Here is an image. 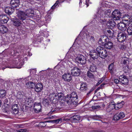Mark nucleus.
Wrapping results in <instances>:
<instances>
[{
    "label": "nucleus",
    "mask_w": 132,
    "mask_h": 132,
    "mask_svg": "<svg viewBox=\"0 0 132 132\" xmlns=\"http://www.w3.org/2000/svg\"><path fill=\"white\" fill-rule=\"evenodd\" d=\"M107 31L108 32L107 35L108 36L110 37H112L113 36L114 33L113 31H111L110 30H107Z\"/></svg>",
    "instance_id": "nucleus-36"
},
{
    "label": "nucleus",
    "mask_w": 132,
    "mask_h": 132,
    "mask_svg": "<svg viewBox=\"0 0 132 132\" xmlns=\"http://www.w3.org/2000/svg\"><path fill=\"white\" fill-rule=\"evenodd\" d=\"M92 117L93 119L96 120H98L99 119L101 118L100 116H93Z\"/></svg>",
    "instance_id": "nucleus-46"
},
{
    "label": "nucleus",
    "mask_w": 132,
    "mask_h": 132,
    "mask_svg": "<svg viewBox=\"0 0 132 132\" xmlns=\"http://www.w3.org/2000/svg\"><path fill=\"white\" fill-rule=\"evenodd\" d=\"M89 88L88 87L87 84L86 82H81L80 85V90L83 92H86L89 90Z\"/></svg>",
    "instance_id": "nucleus-13"
},
{
    "label": "nucleus",
    "mask_w": 132,
    "mask_h": 132,
    "mask_svg": "<svg viewBox=\"0 0 132 132\" xmlns=\"http://www.w3.org/2000/svg\"><path fill=\"white\" fill-rule=\"evenodd\" d=\"M102 89V88H101V87L100 86L99 87H98L97 89H96L95 90V93H96V92H97L98 90H99L100 89Z\"/></svg>",
    "instance_id": "nucleus-56"
},
{
    "label": "nucleus",
    "mask_w": 132,
    "mask_h": 132,
    "mask_svg": "<svg viewBox=\"0 0 132 132\" xmlns=\"http://www.w3.org/2000/svg\"><path fill=\"white\" fill-rule=\"evenodd\" d=\"M115 109L116 107L114 102L111 103L106 108V111L108 112H110L112 110Z\"/></svg>",
    "instance_id": "nucleus-26"
},
{
    "label": "nucleus",
    "mask_w": 132,
    "mask_h": 132,
    "mask_svg": "<svg viewBox=\"0 0 132 132\" xmlns=\"http://www.w3.org/2000/svg\"><path fill=\"white\" fill-rule=\"evenodd\" d=\"M107 24L108 26H110V28H112L115 26L116 23L113 20H111L108 21Z\"/></svg>",
    "instance_id": "nucleus-29"
},
{
    "label": "nucleus",
    "mask_w": 132,
    "mask_h": 132,
    "mask_svg": "<svg viewBox=\"0 0 132 132\" xmlns=\"http://www.w3.org/2000/svg\"><path fill=\"white\" fill-rule=\"evenodd\" d=\"M90 57L94 60L97 59L98 57V54L95 50H93L89 54Z\"/></svg>",
    "instance_id": "nucleus-24"
},
{
    "label": "nucleus",
    "mask_w": 132,
    "mask_h": 132,
    "mask_svg": "<svg viewBox=\"0 0 132 132\" xmlns=\"http://www.w3.org/2000/svg\"><path fill=\"white\" fill-rule=\"evenodd\" d=\"M131 17L128 14H125L122 17V21L125 22H129Z\"/></svg>",
    "instance_id": "nucleus-31"
},
{
    "label": "nucleus",
    "mask_w": 132,
    "mask_h": 132,
    "mask_svg": "<svg viewBox=\"0 0 132 132\" xmlns=\"http://www.w3.org/2000/svg\"><path fill=\"white\" fill-rule=\"evenodd\" d=\"M127 32L128 35H132V26H129L127 28Z\"/></svg>",
    "instance_id": "nucleus-37"
},
{
    "label": "nucleus",
    "mask_w": 132,
    "mask_h": 132,
    "mask_svg": "<svg viewBox=\"0 0 132 132\" xmlns=\"http://www.w3.org/2000/svg\"><path fill=\"white\" fill-rule=\"evenodd\" d=\"M127 25V22L126 24L123 22H120L118 24L117 27L119 30L122 31H124L126 30Z\"/></svg>",
    "instance_id": "nucleus-12"
},
{
    "label": "nucleus",
    "mask_w": 132,
    "mask_h": 132,
    "mask_svg": "<svg viewBox=\"0 0 132 132\" xmlns=\"http://www.w3.org/2000/svg\"><path fill=\"white\" fill-rule=\"evenodd\" d=\"M34 110L36 113H38L41 111L42 107L41 103H35L34 106Z\"/></svg>",
    "instance_id": "nucleus-14"
},
{
    "label": "nucleus",
    "mask_w": 132,
    "mask_h": 132,
    "mask_svg": "<svg viewBox=\"0 0 132 132\" xmlns=\"http://www.w3.org/2000/svg\"><path fill=\"white\" fill-rule=\"evenodd\" d=\"M104 46L105 48L108 49H110L113 47V44L111 41V40L109 39Z\"/></svg>",
    "instance_id": "nucleus-23"
},
{
    "label": "nucleus",
    "mask_w": 132,
    "mask_h": 132,
    "mask_svg": "<svg viewBox=\"0 0 132 132\" xmlns=\"http://www.w3.org/2000/svg\"><path fill=\"white\" fill-rule=\"evenodd\" d=\"M8 31L7 28L3 25H0V32L2 34H4Z\"/></svg>",
    "instance_id": "nucleus-30"
},
{
    "label": "nucleus",
    "mask_w": 132,
    "mask_h": 132,
    "mask_svg": "<svg viewBox=\"0 0 132 132\" xmlns=\"http://www.w3.org/2000/svg\"><path fill=\"white\" fill-rule=\"evenodd\" d=\"M19 59H14L13 60V61L12 63V65H11V66H9V68H21V66L22 65L23 62L20 63L19 65H18Z\"/></svg>",
    "instance_id": "nucleus-5"
},
{
    "label": "nucleus",
    "mask_w": 132,
    "mask_h": 132,
    "mask_svg": "<svg viewBox=\"0 0 132 132\" xmlns=\"http://www.w3.org/2000/svg\"><path fill=\"white\" fill-rule=\"evenodd\" d=\"M59 0H57V1H56V3L54 5L56 7L57 5V4H59Z\"/></svg>",
    "instance_id": "nucleus-57"
},
{
    "label": "nucleus",
    "mask_w": 132,
    "mask_h": 132,
    "mask_svg": "<svg viewBox=\"0 0 132 132\" xmlns=\"http://www.w3.org/2000/svg\"><path fill=\"white\" fill-rule=\"evenodd\" d=\"M23 46L21 45H19L17 48L14 47L13 48V49L11 50L12 51H11V53L12 55H15L16 54L18 53L20 51V50L22 48Z\"/></svg>",
    "instance_id": "nucleus-18"
},
{
    "label": "nucleus",
    "mask_w": 132,
    "mask_h": 132,
    "mask_svg": "<svg viewBox=\"0 0 132 132\" xmlns=\"http://www.w3.org/2000/svg\"><path fill=\"white\" fill-rule=\"evenodd\" d=\"M103 11H102V10H101L100 8H99L98 9L97 12V15L98 16V15L101 14L103 12Z\"/></svg>",
    "instance_id": "nucleus-44"
},
{
    "label": "nucleus",
    "mask_w": 132,
    "mask_h": 132,
    "mask_svg": "<svg viewBox=\"0 0 132 132\" xmlns=\"http://www.w3.org/2000/svg\"><path fill=\"white\" fill-rule=\"evenodd\" d=\"M96 51L101 58L104 59L108 55V53L104 47L100 46L97 47L96 49Z\"/></svg>",
    "instance_id": "nucleus-3"
},
{
    "label": "nucleus",
    "mask_w": 132,
    "mask_h": 132,
    "mask_svg": "<svg viewBox=\"0 0 132 132\" xmlns=\"http://www.w3.org/2000/svg\"><path fill=\"white\" fill-rule=\"evenodd\" d=\"M6 92L3 89L0 90V97L2 98L6 95Z\"/></svg>",
    "instance_id": "nucleus-34"
},
{
    "label": "nucleus",
    "mask_w": 132,
    "mask_h": 132,
    "mask_svg": "<svg viewBox=\"0 0 132 132\" xmlns=\"http://www.w3.org/2000/svg\"><path fill=\"white\" fill-rule=\"evenodd\" d=\"M46 124H45V122H40L38 125V126L41 127H44L46 126Z\"/></svg>",
    "instance_id": "nucleus-43"
},
{
    "label": "nucleus",
    "mask_w": 132,
    "mask_h": 132,
    "mask_svg": "<svg viewBox=\"0 0 132 132\" xmlns=\"http://www.w3.org/2000/svg\"><path fill=\"white\" fill-rule=\"evenodd\" d=\"M61 118H59L57 119L56 120H53V123H59V122L61 121Z\"/></svg>",
    "instance_id": "nucleus-47"
},
{
    "label": "nucleus",
    "mask_w": 132,
    "mask_h": 132,
    "mask_svg": "<svg viewBox=\"0 0 132 132\" xmlns=\"http://www.w3.org/2000/svg\"><path fill=\"white\" fill-rule=\"evenodd\" d=\"M127 24L129 25V24L130 23L132 26V16L131 17L130 19L129 20V22H127Z\"/></svg>",
    "instance_id": "nucleus-52"
},
{
    "label": "nucleus",
    "mask_w": 132,
    "mask_h": 132,
    "mask_svg": "<svg viewBox=\"0 0 132 132\" xmlns=\"http://www.w3.org/2000/svg\"><path fill=\"white\" fill-rule=\"evenodd\" d=\"M34 88L36 92H40L43 89V85L41 83H38L35 85Z\"/></svg>",
    "instance_id": "nucleus-19"
},
{
    "label": "nucleus",
    "mask_w": 132,
    "mask_h": 132,
    "mask_svg": "<svg viewBox=\"0 0 132 132\" xmlns=\"http://www.w3.org/2000/svg\"><path fill=\"white\" fill-rule=\"evenodd\" d=\"M97 132H105L104 131L101 130H98L96 131Z\"/></svg>",
    "instance_id": "nucleus-62"
},
{
    "label": "nucleus",
    "mask_w": 132,
    "mask_h": 132,
    "mask_svg": "<svg viewBox=\"0 0 132 132\" xmlns=\"http://www.w3.org/2000/svg\"><path fill=\"white\" fill-rule=\"evenodd\" d=\"M12 107L10 110L11 112L13 114H17L19 112V107L17 104H14L12 105Z\"/></svg>",
    "instance_id": "nucleus-15"
},
{
    "label": "nucleus",
    "mask_w": 132,
    "mask_h": 132,
    "mask_svg": "<svg viewBox=\"0 0 132 132\" xmlns=\"http://www.w3.org/2000/svg\"><path fill=\"white\" fill-rule=\"evenodd\" d=\"M126 34L124 32H118L117 36L118 41L120 42H123L126 39Z\"/></svg>",
    "instance_id": "nucleus-7"
},
{
    "label": "nucleus",
    "mask_w": 132,
    "mask_h": 132,
    "mask_svg": "<svg viewBox=\"0 0 132 132\" xmlns=\"http://www.w3.org/2000/svg\"><path fill=\"white\" fill-rule=\"evenodd\" d=\"M57 96H58V100L60 99V98L61 99L62 98V97L63 96V95L62 93H58V94L56 95H55L54 96V97H56Z\"/></svg>",
    "instance_id": "nucleus-38"
},
{
    "label": "nucleus",
    "mask_w": 132,
    "mask_h": 132,
    "mask_svg": "<svg viewBox=\"0 0 132 132\" xmlns=\"http://www.w3.org/2000/svg\"><path fill=\"white\" fill-rule=\"evenodd\" d=\"M27 130L26 129H21L18 131V132H26Z\"/></svg>",
    "instance_id": "nucleus-53"
},
{
    "label": "nucleus",
    "mask_w": 132,
    "mask_h": 132,
    "mask_svg": "<svg viewBox=\"0 0 132 132\" xmlns=\"http://www.w3.org/2000/svg\"><path fill=\"white\" fill-rule=\"evenodd\" d=\"M81 117L78 115H74L71 118V120L73 122H78L80 121Z\"/></svg>",
    "instance_id": "nucleus-22"
},
{
    "label": "nucleus",
    "mask_w": 132,
    "mask_h": 132,
    "mask_svg": "<svg viewBox=\"0 0 132 132\" xmlns=\"http://www.w3.org/2000/svg\"><path fill=\"white\" fill-rule=\"evenodd\" d=\"M8 102V100L7 99H6L4 101V106L5 107V110H7L8 108V104L7 103Z\"/></svg>",
    "instance_id": "nucleus-39"
},
{
    "label": "nucleus",
    "mask_w": 132,
    "mask_h": 132,
    "mask_svg": "<svg viewBox=\"0 0 132 132\" xmlns=\"http://www.w3.org/2000/svg\"><path fill=\"white\" fill-rule=\"evenodd\" d=\"M58 108H52V109L51 110V111L52 112H54L56 111L58 109Z\"/></svg>",
    "instance_id": "nucleus-55"
},
{
    "label": "nucleus",
    "mask_w": 132,
    "mask_h": 132,
    "mask_svg": "<svg viewBox=\"0 0 132 132\" xmlns=\"http://www.w3.org/2000/svg\"><path fill=\"white\" fill-rule=\"evenodd\" d=\"M16 96L18 99V101L21 104L22 102L24 101V99L26 96H24V94L23 92H18L17 93Z\"/></svg>",
    "instance_id": "nucleus-9"
},
{
    "label": "nucleus",
    "mask_w": 132,
    "mask_h": 132,
    "mask_svg": "<svg viewBox=\"0 0 132 132\" xmlns=\"http://www.w3.org/2000/svg\"><path fill=\"white\" fill-rule=\"evenodd\" d=\"M100 107V106H92V109H95L99 108Z\"/></svg>",
    "instance_id": "nucleus-49"
},
{
    "label": "nucleus",
    "mask_w": 132,
    "mask_h": 132,
    "mask_svg": "<svg viewBox=\"0 0 132 132\" xmlns=\"http://www.w3.org/2000/svg\"><path fill=\"white\" fill-rule=\"evenodd\" d=\"M114 81V82L116 84H118L120 82L119 80H118L117 79H115Z\"/></svg>",
    "instance_id": "nucleus-54"
},
{
    "label": "nucleus",
    "mask_w": 132,
    "mask_h": 132,
    "mask_svg": "<svg viewBox=\"0 0 132 132\" xmlns=\"http://www.w3.org/2000/svg\"><path fill=\"white\" fill-rule=\"evenodd\" d=\"M7 18H5V19L3 20L2 21H1V22L2 23H7V22L8 19H7Z\"/></svg>",
    "instance_id": "nucleus-48"
},
{
    "label": "nucleus",
    "mask_w": 132,
    "mask_h": 132,
    "mask_svg": "<svg viewBox=\"0 0 132 132\" xmlns=\"http://www.w3.org/2000/svg\"><path fill=\"white\" fill-rule=\"evenodd\" d=\"M128 61L127 59L125 58L124 57L122 58V63L124 64H126L127 63V61Z\"/></svg>",
    "instance_id": "nucleus-45"
},
{
    "label": "nucleus",
    "mask_w": 132,
    "mask_h": 132,
    "mask_svg": "<svg viewBox=\"0 0 132 132\" xmlns=\"http://www.w3.org/2000/svg\"><path fill=\"white\" fill-rule=\"evenodd\" d=\"M8 8L7 7H6L5 10V12L7 14H8V10H7Z\"/></svg>",
    "instance_id": "nucleus-58"
},
{
    "label": "nucleus",
    "mask_w": 132,
    "mask_h": 132,
    "mask_svg": "<svg viewBox=\"0 0 132 132\" xmlns=\"http://www.w3.org/2000/svg\"><path fill=\"white\" fill-rule=\"evenodd\" d=\"M120 82L125 85L127 84L128 82V80L126 76L122 75L119 77Z\"/></svg>",
    "instance_id": "nucleus-16"
},
{
    "label": "nucleus",
    "mask_w": 132,
    "mask_h": 132,
    "mask_svg": "<svg viewBox=\"0 0 132 132\" xmlns=\"http://www.w3.org/2000/svg\"><path fill=\"white\" fill-rule=\"evenodd\" d=\"M62 78L64 81L69 82L72 79V77L70 73H67L62 75Z\"/></svg>",
    "instance_id": "nucleus-17"
},
{
    "label": "nucleus",
    "mask_w": 132,
    "mask_h": 132,
    "mask_svg": "<svg viewBox=\"0 0 132 132\" xmlns=\"http://www.w3.org/2000/svg\"><path fill=\"white\" fill-rule=\"evenodd\" d=\"M19 0H11L10 1V4L12 7L16 8L19 6Z\"/></svg>",
    "instance_id": "nucleus-25"
},
{
    "label": "nucleus",
    "mask_w": 132,
    "mask_h": 132,
    "mask_svg": "<svg viewBox=\"0 0 132 132\" xmlns=\"http://www.w3.org/2000/svg\"><path fill=\"white\" fill-rule=\"evenodd\" d=\"M109 39L106 35L102 36L100 37L98 41V43L101 45L104 46Z\"/></svg>",
    "instance_id": "nucleus-10"
},
{
    "label": "nucleus",
    "mask_w": 132,
    "mask_h": 132,
    "mask_svg": "<svg viewBox=\"0 0 132 132\" xmlns=\"http://www.w3.org/2000/svg\"><path fill=\"white\" fill-rule=\"evenodd\" d=\"M34 15L33 10L31 9H27L25 11H19L17 13V16L19 19L22 21L28 18H32Z\"/></svg>",
    "instance_id": "nucleus-1"
},
{
    "label": "nucleus",
    "mask_w": 132,
    "mask_h": 132,
    "mask_svg": "<svg viewBox=\"0 0 132 132\" xmlns=\"http://www.w3.org/2000/svg\"><path fill=\"white\" fill-rule=\"evenodd\" d=\"M33 102V100L30 97H26L24 99V101L23 102H22L21 104L23 105L24 103H25L26 104L29 105V104H31L30 106H31L33 104L32 103Z\"/></svg>",
    "instance_id": "nucleus-21"
},
{
    "label": "nucleus",
    "mask_w": 132,
    "mask_h": 132,
    "mask_svg": "<svg viewBox=\"0 0 132 132\" xmlns=\"http://www.w3.org/2000/svg\"><path fill=\"white\" fill-rule=\"evenodd\" d=\"M114 63H112L110 64L109 65L108 68L109 70L110 71V72H112V69L113 68L114 66Z\"/></svg>",
    "instance_id": "nucleus-40"
},
{
    "label": "nucleus",
    "mask_w": 132,
    "mask_h": 132,
    "mask_svg": "<svg viewBox=\"0 0 132 132\" xmlns=\"http://www.w3.org/2000/svg\"><path fill=\"white\" fill-rule=\"evenodd\" d=\"M111 11L110 10L105 11L104 12L105 15V16L106 17L110 18L111 16Z\"/></svg>",
    "instance_id": "nucleus-32"
},
{
    "label": "nucleus",
    "mask_w": 132,
    "mask_h": 132,
    "mask_svg": "<svg viewBox=\"0 0 132 132\" xmlns=\"http://www.w3.org/2000/svg\"><path fill=\"white\" fill-rule=\"evenodd\" d=\"M97 97H100L101 96V95H100V92H98L97 94Z\"/></svg>",
    "instance_id": "nucleus-61"
},
{
    "label": "nucleus",
    "mask_w": 132,
    "mask_h": 132,
    "mask_svg": "<svg viewBox=\"0 0 132 132\" xmlns=\"http://www.w3.org/2000/svg\"><path fill=\"white\" fill-rule=\"evenodd\" d=\"M126 48V46L125 45H121L120 48L122 50H125Z\"/></svg>",
    "instance_id": "nucleus-50"
},
{
    "label": "nucleus",
    "mask_w": 132,
    "mask_h": 132,
    "mask_svg": "<svg viewBox=\"0 0 132 132\" xmlns=\"http://www.w3.org/2000/svg\"><path fill=\"white\" fill-rule=\"evenodd\" d=\"M78 96L77 94L75 92H73L69 95H68L65 96V100L68 104L73 103L76 105L78 103L77 102Z\"/></svg>",
    "instance_id": "nucleus-2"
},
{
    "label": "nucleus",
    "mask_w": 132,
    "mask_h": 132,
    "mask_svg": "<svg viewBox=\"0 0 132 132\" xmlns=\"http://www.w3.org/2000/svg\"><path fill=\"white\" fill-rule=\"evenodd\" d=\"M35 85V82L29 81L26 84V87L29 88L33 89Z\"/></svg>",
    "instance_id": "nucleus-28"
},
{
    "label": "nucleus",
    "mask_w": 132,
    "mask_h": 132,
    "mask_svg": "<svg viewBox=\"0 0 132 132\" xmlns=\"http://www.w3.org/2000/svg\"><path fill=\"white\" fill-rule=\"evenodd\" d=\"M120 12L117 10L113 11L111 15V17L114 20H120L121 15Z\"/></svg>",
    "instance_id": "nucleus-4"
},
{
    "label": "nucleus",
    "mask_w": 132,
    "mask_h": 132,
    "mask_svg": "<svg viewBox=\"0 0 132 132\" xmlns=\"http://www.w3.org/2000/svg\"><path fill=\"white\" fill-rule=\"evenodd\" d=\"M10 20L12 22V23L16 27H19L21 24V22L19 20L17 19L15 17L11 18L10 19Z\"/></svg>",
    "instance_id": "nucleus-20"
},
{
    "label": "nucleus",
    "mask_w": 132,
    "mask_h": 132,
    "mask_svg": "<svg viewBox=\"0 0 132 132\" xmlns=\"http://www.w3.org/2000/svg\"><path fill=\"white\" fill-rule=\"evenodd\" d=\"M101 83V81L100 82L99 81L97 83L96 86L98 85L100 83Z\"/></svg>",
    "instance_id": "nucleus-64"
},
{
    "label": "nucleus",
    "mask_w": 132,
    "mask_h": 132,
    "mask_svg": "<svg viewBox=\"0 0 132 132\" xmlns=\"http://www.w3.org/2000/svg\"><path fill=\"white\" fill-rule=\"evenodd\" d=\"M42 103L43 105L46 106H48L49 104L48 100L46 98H44Z\"/></svg>",
    "instance_id": "nucleus-33"
},
{
    "label": "nucleus",
    "mask_w": 132,
    "mask_h": 132,
    "mask_svg": "<svg viewBox=\"0 0 132 132\" xmlns=\"http://www.w3.org/2000/svg\"><path fill=\"white\" fill-rule=\"evenodd\" d=\"M87 75L88 77L89 78H92L94 77V74L88 71L87 72Z\"/></svg>",
    "instance_id": "nucleus-41"
},
{
    "label": "nucleus",
    "mask_w": 132,
    "mask_h": 132,
    "mask_svg": "<svg viewBox=\"0 0 132 132\" xmlns=\"http://www.w3.org/2000/svg\"><path fill=\"white\" fill-rule=\"evenodd\" d=\"M105 84V83H103V84H102L100 86L101 87V88H102L103 87H104V85Z\"/></svg>",
    "instance_id": "nucleus-60"
},
{
    "label": "nucleus",
    "mask_w": 132,
    "mask_h": 132,
    "mask_svg": "<svg viewBox=\"0 0 132 132\" xmlns=\"http://www.w3.org/2000/svg\"><path fill=\"white\" fill-rule=\"evenodd\" d=\"M94 90V89L93 88H91L89 91L87 92V96H88L89 94L90 93L92 92Z\"/></svg>",
    "instance_id": "nucleus-51"
},
{
    "label": "nucleus",
    "mask_w": 132,
    "mask_h": 132,
    "mask_svg": "<svg viewBox=\"0 0 132 132\" xmlns=\"http://www.w3.org/2000/svg\"><path fill=\"white\" fill-rule=\"evenodd\" d=\"M97 68L96 65L93 64V65H91L90 67V70L92 72H95L96 71Z\"/></svg>",
    "instance_id": "nucleus-35"
},
{
    "label": "nucleus",
    "mask_w": 132,
    "mask_h": 132,
    "mask_svg": "<svg viewBox=\"0 0 132 132\" xmlns=\"http://www.w3.org/2000/svg\"><path fill=\"white\" fill-rule=\"evenodd\" d=\"M8 17L6 15H0V21H2L3 20L5 19V18H7Z\"/></svg>",
    "instance_id": "nucleus-42"
},
{
    "label": "nucleus",
    "mask_w": 132,
    "mask_h": 132,
    "mask_svg": "<svg viewBox=\"0 0 132 132\" xmlns=\"http://www.w3.org/2000/svg\"><path fill=\"white\" fill-rule=\"evenodd\" d=\"M125 116V114L123 112H118L116 113L114 116V119L115 120L117 121L122 119Z\"/></svg>",
    "instance_id": "nucleus-11"
},
{
    "label": "nucleus",
    "mask_w": 132,
    "mask_h": 132,
    "mask_svg": "<svg viewBox=\"0 0 132 132\" xmlns=\"http://www.w3.org/2000/svg\"><path fill=\"white\" fill-rule=\"evenodd\" d=\"M24 108V107L23 106V107H22V108H21V110H22V111L23 112H25V111H26V110L25 109H24L23 108Z\"/></svg>",
    "instance_id": "nucleus-63"
},
{
    "label": "nucleus",
    "mask_w": 132,
    "mask_h": 132,
    "mask_svg": "<svg viewBox=\"0 0 132 132\" xmlns=\"http://www.w3.org/2000/svg\"><path fill=\"white\" fill-rule=\"evenodd\" d=\"M47 122L53 123V120L47 121H46L45 122V123H46Z\"/></svg>",
    "instance_id": "nucleus-59"
},
{
    "label": "nucleus",
    "mask_w": 132,
    "mask_h": 132,
    "mask_svg": "<svg viewBox=\"0 0 132 132\" xmlns=\"http://www.w3.org/2000/svg\"><path fill=\"white\" fill-rule=\"evenodd\" d=\"M81 72L80 69L77 67H73L71 70V74L73 76H78Z\"/></svg>",
    "instance_id": "nucleus-8"
},
{
    "label": "nucleus",
    "mask_w": 132,
    "mask_h": 132,
    "mask_svg": "<svg viewBox=\"0 0 132 132\" xmlns=\"http://www.w3.org/2000/svg\"><path fill=\"white\" fill-rule=\"evenodd\" d=\"M75 60L78 63L82 65L85 64L86 61V58L81 54H78Z\"/></svg>",
    "instance_id": "nucleus-6"
},
{
    "label": "nucleus",
    "mask_w": 132,
    "mask_h": 132,
    "mask_svg": "<svg viewBox=\"0 0 132 132\" xmlns=\"http://www.w3.org/2000/svg\"><path fill=\"white\" fill-rule=\"evenodd\" d=\"M124 103V102L123 101L120 102H118L117 104H115L116 110H118L121 108Z\"/></svg>",
    "instance_id": "nucleus-27"
}]
</instances>
